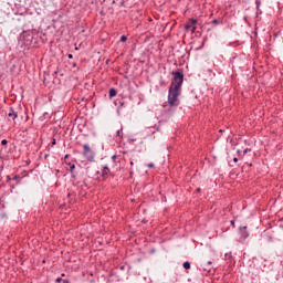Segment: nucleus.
<instances>
[{
    "instance_id": "nucleus-16",
    "label": "nucleus",
    "mask_w": 283,
    "mask_h": 283,
    "mask_svg": "<svg viewBox=\"0 0 283 283\" xmlns=\"http://www.w3.org/2000/svg\"><path fill=\"white\" fill-rule=\"evenodd\" d=\"M54 145H56V139L55 138L52 139L51 147H54Z\"/></svg>"
},
{
    "instance_id": "nucleus-27",
    "label": "nucleus",
    "mask_w": 283,
    "mask_h": 283,
    "mask_svg": "<svg viewBox=\"0 0 283 283\" xmlns=\"http://www.w3.org/2000/svg\"><path fill=\"white\" fill-rule=\"evenodd\" d=\"M233 163H238V157H234V158H233Z\"/></svg>"
},
{
    "instance_id": "nucleus-28",
    "label": "nucleus",
    "mask_w": 283,
    "mask_h": 283,
    "mask_svg": "<svg viewBox=\"0 0 283 283\" xmlns=\"http://www.w3.org/2000/svg\"><path fill=\"white\" fill-rule=\"evenodd\" d=\"M192 32H196V27H192Z\"/></svg>"
},
{
    "instance_id": "nucleus-30",
    "label": "nucleus",
    "mask_w": 283,
    "mask_h": 283,
    "mask_svg": "<svg viewBox=\"0 0 283 283\" xmlns=\"http://www.w3.org/2000/svg\"><path fill=\"white\" fill-rule=\"evenodd\" d=\"M61 275H62V277H65V273H62Z\"/></svg>"
},
{
    "instance_id": "nucleus-15",
    "label": "nucleus",
    "mask_w": 283,
    "mask_h": 283,
    "mask_svg": "<svg viewBox=\"0 0 283 283\" xmlns=\"http://www.w3.org/2000/svg\"><path fill=\"white\" fill-rule=\"evenodd\" d=\"M1 145H2V146L8 145V139H2V140H1Z\"/></svg>"
},
{
    "instance_id": "nucleus-9",
    "label": "nucleus",
    "mask_w": 283,
    "mask_h": 283,
    "mask_svg": "<svg viewBox=\"0 0 283 283\" xmlns=\"http://www.w3.org/2000/svg\"><path fill=\"white\" fill-rule=\"evenodd\" d=\"M184 269H186V271H189V269H191V263L189 261L184 262L182 264Z\"/></svg>"
},
{
    "instance_id": "nucleus-2",
    "label": "nucleus",
    "mask_w": 283,
    "mask_h": 283,
    "mask_svg": "<svg viewBox=\"0 0 283 283\" xmlns=\"http://www.w3.org/2000/svg\"><path fill=\"white\" fill-rule=\"evenodd\" d=\"M32 41H34V31L27 30L22 31V34H20L18 43L21 45V48H29V45H32Z\"/></svg>"
},
{
    "instance_id": "nucleus-4",
    "label": "nucleus",
    "mask_w": 283,
    "mask_h": 283,
    "mask_svg": "<svg viewBox=\"0 0 283 283\" xmlns=\"http://www.w3.org/2000/svg\"><path fill=\"white\" fill-rule=\"evenodd\" d=\"M239 230L241 231V240H247L249 238V232L247 231V227H240Z\"/></svg>"
},
{
    "instance_id": "nucleus-25",
    "label": "nucleus",
    "mask_w": 283,
    "mask_h": 283,
    "mask_svg": "<svg viewBox=\"0 0 283 283\" xmlns=\"http://www.w3.org/2000/svg\"><path fill=\"white\" fill-rule=\"evenodd\" d=\"M67 56H69V59H74V55H72V54H69Z\"/></svg>"
},
{
    "instance_id": "nucleus-23",
    "label": "nucleus",
    "mask_w": 283,
    "mask_h": 283,
    "mask_svg": "<svg viewBox=\"0 0 283 283\" xmlns=\"http://www.w3.org/2000/svg\"><path fill=\"white\" fill-rule=\"evenodd\" d=\"M230 224H231L232 227L235 226V221L231 220V221H230Z\"/></svg>"
},
{
    "instance_id": "nucleus-22",
    "label": "nucleus",
    "mask_w": 283,
    "mask_h": 283,
    "mask_svg": "<svg viewBox=\"0 0 283 283\" xmlns=\"http://www.w3.org/2000/svg\"><path fill=\"white\" fill-rule=\"evenodd\" d=\"M19 175H15L14 177H13V180H19Z\"/></svg>"
},
{
    "instance_id": "nucleus-17",
    "label": "nucleus",
    "mask_w": 283,
    "mask_h": 283,
    "mask_svg": "<svg viewBox=\"0 0 283 283\" xmlns=\"http://www.w3.org/2000/svg\"><path fill=\"white\" fill-rule=\"evenodd\" d=\"M249 151H251V148H245V149L243 150V154H249Z\"/></svg>"
},
{
    "instance_id": "nucleus-19",
    "label": "nucleus",
    "mask_w": 283,
    "mask_h": 283,
    "mask_svg": "<svg viewBox=\"0 0 283 283\" xmlns=\"http://www.w3.org/2000/svg\"><path fill=\"white\" fill-rule=\"evenodd\" d=\"M190 28H191V24H186V25H185V29H186V30H189Z\"/></svg>"
},
{
    "instance_id": "nucleus-13",
    "label": "nucleus",
    "mask_w": 283,
    "mask_h": 283,
    "mask_svg": "<svg viewBox=\"0 0 283 283\" xmlns=\"http://www.w3.org/2000/svg\"><path fill=\"white\" fill-rule=\"evenodd\" d=\"M226 260H231V252L224 254Z\"/></svg>"
},
{
    "instance_id": "nucleus-10",
    "label": "nucleus",
    "mask_w": 283,
    "mask_h": 283,
    "mask_svg": "<svg viewBox=\"0 0 283 283\" xmlns=\"http://www.w3.org/2000/svg\"><path fill=\"white\" fill-rule=\"evenodd\" d=\"M74 169H76V165L72 164L70 167V174H74Z\"/></svg>"
},
{
    "instance_id": "nucleus-34",
    "label": "nucleus",
    "mask_w": 283,
    "mask_h": 283,
    "mask_svg": "<svg viewBox=\"0 0 283 283\" xmlns=\"http://www.w3.org/2000/svg\"><path fill=\"white\" fill-rule=\"evenodd\" d=\"M7 178H8V180H10V176H8Z\"/></svg>"
},
{
    "instance_id": "nucleus-8",
    "label": "nucleus",
    "mask_w": 283,
    "mask_h": 283,
    "mask_svg": "<svg viewBox=\"0 0 283 283\" xmlns=\"http://www.w3.org/2000/svg\"><path fill=\"white\" fill-rule=\"evenodd\" d=\"M108 94H109L111 98H114V96H116V94H117L116 88H111Z\"/></svg>"
},
{
    "instance_id": "nucleus-29",
    "label": "nucleus",
    "mask_w": 283,
    "mask_h": 283,
    "mask_svg": "<svg viewBox=\"0 0 283 283\" xmlns=\"http://www.w3.org/2000/svg\"><path fill=\"white\" fill-rule=\"evenodd\" d=\"M64 158H70V155H65Z\"/></svg>"
},
{
    "instance_id": "nucleus-7",
    "label": "nucleus",
    "mask_w": 283,
    "mask_h": 283,
    "mask_svg": "<svg viewBox=\"0 0 283 283\" xmlns=\"http://www.w3.org/2000/svg\"><path fill=\"white\" fill-rule=\"evenodd\" d=\"M261 3H262V2H261L260 0H255L256 12H259V14H262V11L260 10Z\"/></svg>"
},
{
    "instance_id": "nucleus-14",
    "label": "nucleus",
    "mask_w": 283,
    "mask_h": 283,
    "mask_svg": "<svg viewBox=\"0 0 283 283\" xmlns=\"http://www.w3.org/2000/svg\"><path fill=\"white\" fill-rule=\"evenodd\" d=\"M190 23H191L190 25H196V23H198V20L191 19V20H190Z\"/></svg>"
},
{
    "instance_id": "nucleus-20",
    "label": "nucleus",
    "mask_w": 283,
    "mask_h": 283,
    "mask_svg": "<svg viewBox=\"0 0 283 283\" xmlns=\"http://www.w3.org/2000/svg\"><path fill=\"white\" fill-rule=\"evenodd\" d=\"M122 132H123V128L118 129L117 130V136H120Z\"/></svg>"
},
{
    "instance_id": "nucleus-32",
    "label": "nucleus",
    "mask_w": 283,
    "mask_h": 283,
    "mask_svg": "<svg viewBox=\"0 0 283 283\" xmlns=\"http://www.w3.org/2000/svg\"><path fill=\"white\" fill-rule=\"evenodd\" d=\"M73 67H76V63L73 64Z\"/></svg>"
},
{
    "instance_id": "nucleus-18",
    "label": "nucleus",
    "mask_w": 283,
    "mask_h": 283,
    "mask_svg": "<svg viewBox=\"0 0 283 283\" xmlns=\"http://www.w3.org/2000/svg\"><path fill=\"white\" fill-rule=\"evenodd\" d=\"M55 282H57V283L63 282V279H62V277H57V279L55 280Z\"/></svg>"
},
{
    "instance_id": "nucleus-36",
    "label": "nucleus",
    "mask_w": 283,
    "mask_h": 283,
    "mask_svg": "<svg viewBox=\"0 0 283 283\" xmlns=\"http://www.w3.org/2000/svg\"><path fill=\"white\" fill-rule=\"evenodd\" d=\"M101 14H103V11H101Z\"/></svg>"
},
{
    "instance_id": "nucleus-35",
    "label": "nucleus",
    "mask_w": 283,
    "mask_h": 283,
    "mask_svg": "<svg viewBox=\"0 0 283 283\" xmlns=\"http://www.w3.org/2000/svg\"><path fill=\"white\" fill-rule=\"evenodd\" d=\"M197 191H200V188H198Z\"/></svg>"
},
{
    "instance_id": "nucleus-21",
    "label": "nucleus",
    "mask_w": 283,
    "mask_h": 283,
    "mask_svg": "<svg viewBox=\"0 0 283 283\" xmlns=\"http://www.w3.org/2000/svg\"><path fill=\"white\" fill-rule=\"evenodd\" d=\"M149 169H154V164H148Z\"/></svg>"
},
{
    "instance_id": "nucleus-24",
    "label": "nucleus",
    "mask_w": 283,
    "mask_h": 283,
    "mask_svg": "<svg viewBox=\"0 0 283 283\" xmlns=\"http://www.w3.org/2000/svg\"><path fill=\"white\" fill-rule=\"evenodd\" d=\"M207 264H208V266H211V264H213V262L208 261Z\"/></svg>"
},
{
    "instance_id": "nucleus-5",
    "label": "nucleus",
    "mask_w": 283,
    "mask_h": 283,
    "mask_svg": "<svg viewBox=\"0 0 283 283\" xmlns=\"http://www.w3.org/2000/svg\"><path fill=\"white\" fill-rule=\"evenodd\" d=\"M9 118H12V120H17V118H19V115L17 114V112H14V108H10L9 113H8Z\"/></svg>"
},
{
    "instance_id": "nucleus-3",
    "label": "nucleus",
    "mask_w": 283,
    "mask_h": 283,
    "mask_svg": "<svg viewBox=\"0 0 283 283\" xmlns=\"http://www.w3.org/2000/svg\"><path fill=\"white\" fill-rule=\"evenodd\" d=\"M83 156L88 160V163H94V158H96V153L92 150L90 147V144H84L83 145Z\"/></svg>"
},
{
    "instance_id": "nucleus-12",
    "label": "nucleus",
    "mask_w": 283,
    "mask_h": 283,
    "mask_svg": "<svg viewBox=\"0 0 283 283\" xmlns=\"http://www.w3.org/2000/svg\"><path fill=\"white\" fill-rule=\"evenodd\" d=\"M212 23H213L214 25H220V20L214 19V20H212Z\"/></svg>"
},
{
    "instance_id": "nucleus-1",
    "label": "nucleus",
    "mask_w": 283,
    "mask_h": 283,
    "mask_svg": "<svg viewBox=\"0 0 283 283\" xmlns=\"http://www.w3.org/2000/svg\"><path fill=\"white\" fill-rule=\"evenodd\" d=\"M172 81L170 83L168 90V105L169 107H178L180 105V99L178 96L182 94V83H185V74L180 71H174L172 73Z\"/></svg>"
},
{
    "instance_id": "nucleus-37",
    "label": "nucleus",
    "mask_w": 283,
    "mask_h": 283,
    "mask_svg": "<svg viewBox=\"0 0 283 283\" xmlns=\"http://www.w3.org/2000/svg\"><path fill=\"white\" fill-rule=\"evenodd\" d=\"M45 158H48V155H45Z\"/></svg>"
},
{
    "instance_id": "nucleus-11",
    "label": "nucleus",
    "mask_w": 283,
    "mask_h": 283,
    "mask_svg": "<svg viewBox=\"0 0 283 283\" xmlns=\"http://www.w3.org/2000/svg\"><path fill=\"white\" fill-rule=\"evenodd\" d=\"M126 41H127V36H126V35H122V36H120V42H122V43H125Z\"/></svg>"
},
{
    "instance_id": "nucleus-26",
    "label": "nucleus",
    "mask_w": 283,
    "mask_h": 283,
    "mask_svg": "<svg viewBox=\"0 0 283 283\" xmlns=\"http://www.w3.org/2000/svg\"><path fill=\"white\" fill-rule=\"evenodd\" d=\"M112 160H116V155H113V156H112Z\"/></svg>"
},
{
    "instance_id": "nucleus-33",
    "label": "nucleus",
    "mask_w": 283,
    "mask_h": 283,
    "mask_svg": "<svg viewBox=\"0 0 283 283\" xmlns=\"http://www.w3.org/2000/svg\"><path fill=\"white\" fill-rule=\"evenodd\" d=\"M54 74H59V71H55Z\"/></svg>"
},
{
    "instance_id": "nucleus-6",
    "label": "nucleus",
    "mask_w": 283,
    "mask_h": 283,
    "mask_svg": "<svg viewBox=\"0 0 283 283\" xmlns=\"http://www.w3.org/2000/svg\"><path fill=\"white\" fill-rule=\"evenodd\" d=\"M107 176H109V167L108 166H104L103 170H102V178H103V180H105L107 178Z\"/></svg>"
},
{
    "instance_id": "nucleus-31",
    "label": "nucleus",
    "mask_w": 283,
    "mask_h": 283,
    "mask_svg": "<svg viewBox=\"0 0 283 283\" xmlns=\"http://www.w3.org/2000/svg\"><path fill=\"white\" fill-rule=\"evenodd\" d=\"M133 165H134V161H130V166L133 167Z\"/></svg>"
}]
</instances>
